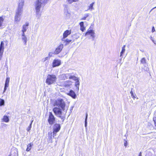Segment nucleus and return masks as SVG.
<instances>
[{
	"label": "nucleus",
	"instance_id": "obj_1",
	"mask_svg": "<svg viewBox=\"0 0 156 156\" xmlns=\"http://www.w3.org/2000/svg\"><path fill=\"white\" fill-rule=\"evenodd\" d=\"M54 105L61 108L63 111L65 110L66 103L64 100L62 98H59L57 99L55 101Z\"/></svg>",
	"mask_w": 156,
	"mask_h": 156
},
{
	"label": "nucleus",
	"instance_id": "obj_2",
	"mask_svg": "<svg viewBox=\"0 0 156 156\" xmlns=\"http://www.w3.org/2000/svg\"><path fill=\"white\" fill-rule=\"evenodd\" d=\"M62 110L61 108L58 107H54L53 109V111L55 115L62 119L63 122L64 120L65 117L61 116L62 113Z\"/></svg>",
	"mask_w": 156,
	"mask_h": 156
},
{
	"label": "nucleus",
	"instance_id": "obj_3",
	"mask_svg": "<svg viewBox=\"0 0 156 156\" xmlns=\"http://www.w3.org/2000/svg\"><path fill=\"white\" fill-rule=\"evenodd\" d=\"M56 76L54 75H48L46 80V83L48 85H51L55 82Z\"/></svg>",
	"mask_w": 156,
	"mask_h": 156
},
{
	"label": "nucleus",
	"instance_id": "obj_4",
	"mask_svg": "<svg viewBox=\"0 0 156 156\" xmlns=\"http://www.w3.org/2000/svg\"><path fill=\"white\" fill-rule=\"evenodd\" d=\"M23 10L17 9L16 11L15 16L14 17L15 22L18 23L21 19V16L23 13Z\"/></svg>",
	"mask_w": 156,
	"mask_h": 156
},
{
	"label": "nucleus",
	"instance_id": "obj_5",
	"mask_svg": "<svg viewBox=\"0 0 156 156\" xmlns=\"http://www.w3.org/2000/svg\"><path fill=\"white\" fill-rule=\"evenodd\" d=\"M60 79L62 80H65L69 78L70 79H72L75 78L74 75H72L71 73L63 74L59 76Z\"/></svg>",
	"mask_w": 156,
	"mask_h": 156
},
{
	"label": "nucleus",
	"instance_id": "obj_6",
	"mask_svg": "<svg viewBox=\"0 0 156 156\" xmlns=\"http://www.w3.org/2000/svg\"><path fill=\"white\" fill-rule=\"evenodd\" d=\"M48 121L49 124L51 125L53 124L55 122V118L51 112H49V113Z\"/></svg>",
	"mask_w": 156,
	"mask_h": 156
},
{
	"label": "nucleus",
	"instance_id": "obj_7",
	"mask_svg": "<svg viewBox=\"0 0 156 156\" xmlns=\"http://www.w3.org/2000/svg\"><path fill=\"white\" fill-rule=\"evenodd\" d=\"M85 36H87L89 38L91 37L93 38V40H94V38L95 37V33L93 30H88L85 33Z\"/></svg>",
	"mask_w": 156,
	"mask_h": 156
},
{
	"label": "nucleus",
	"instance_id": "obj_8",
	"mask_svg": "<svg viewBox=\"0 0 156 156\" xmlns=\"http://www.w3.org/2000/svg\"><path fill=\"white\" fill-rule=\"evenodd\" d=\"M74 77L75 78L72 79L73 80L75 81V85L76 87V89L78 91L79 90V86L80 85V83L79 82L80 78L79 77L76 76H74Z\"/></svg>",
	"mask_w": 156,
	"mask_h": 156
},
{
	"label": "nucleus",
	"instance_id": "obj_9",
	"mask_svg": "<svg viewBox=\"0 0 156 156\" xmlns=\"http://www.w3.org/2000/svg\"><path fill=\"white\" fill-rule=\"evenodd\" d=\"M156 149H150L147 151L146 156H155Z\"/></svg>",
	"mask_w": 156,
	"mask_h": 156
},
{
	"label": "nucleus",
	"instance_id": "obj_10",
	"mask_svg": "<svg viewBox=\"0 0 156 156\" xmlns=\"http://www.w3.org/2000/svg\"><path fill=\"white\" fill-rule=\"evenodd\" d=\"M60 126L59 124H55L54 125L53 127V133L54 135H55V134L59 131L60 129Z\"/></svg>",
	"mask_w": 156,
	"mask_h": 156
},
{
	"label": "nucleus",
	"instance_id": "obj_11",
	"mask_svg": "<svg viewBox=\"0 0 156 156\" xmlns=\"http://www.w3.org/2000/svg\"><path fill=\"white\" fill-rule=\"evenodd\" d=\"M63 47V44H60L57 48H56L54 54L57 55L59 54L62 50Z\"/></svg>",
	"mask_w": 156,
	"mask_h": 156
},
{
	"label": "nucleus",
	"instance_id": "obj_12",
	"mask_svg": "<svg viewBox=\"0 0 156 156\" xmlns=\"http://www.w3.org/2000/svg\"><path fill=\"white\" fill-rule=\"evenodd\" d=\"M52 67H55L60 66L61 64V60L58 59H55L52 62Z\"/></svg>",
	"mask_w": 156,
	"mask_h": 156
},
{
	"label": "nucleus",
	"instance_id": "obj_13",
	"mask_svg": "<svg viewBox=\"0 0 156 156\" xmlns=\"http://www.w3.org/2000/svg\"><path fill=\"white\" fill-rule=\"evenodd\" d=\"M24 0H19L18 2V7L17 9L23 10V7L24 5Z\"/></svg>",
	"mask_w": 156,
	"mask_h": 156
},
{
	"label": "nucleus",
	"instance_id": "obj_14",
	"mask_svg": "<svg viewBox=\"0 0 156 156\" xmlns=\"http://www.w3.org/2000/svg\"><path fill=\"white\" fill-rule=\"evenodd\" d=\"M64 14L66 18H69L70 16V13L69 12L68 8L66 7L64 9Z\"/></svg>",
	"mask_w": 156,
	"mask_h": 156
},
{
	"label": "nucleus",
	"instance_id": "obj_15",
	"mask_svg": "<svg viewBox=\"0 0 156 156\" xmlns=\"http://www.w3.org/2000/svg\"><path fill=\"white\" fill-rule=\"evenodd\" d=\"M10 81V78L9 77L6 78L5 84V86L4 88V90L3 91V93L5 92L7 89V88L9 86V83Z\"/></svg>",
	"mask_w": 156,
	"mask_h": 156
},
{
	"label": "nucleus",
	"instance_id": "obj_16",
	"mask_svg": "<svg viewBox=\"0 0 156 156\" xmlns=\"http://www.w3.org/2000/svg\"><path fill=\"white\" fill-rule=\"evenodd\" d=\"M67 94L71 96L73 99H75L76 98V94L75 92L72 90H70L69 92L67 93Z\"/></svg>",
	"mask_w": 156,
	"mask_h": 156
},
{
	"label": "nucleus",
	"instance_id": "obj_17",
	"mask_svg": "<svg viewBox=\"0 0 156 156\" xmlns=\"http://www.w3.org/2000/svg\"><path fill=\"white\" fill-rule=\"evenodd\" d=\"M71 33V30H66L65 31L63 34V38L62 39V41H64V39L66 37L68 36Z\"/></svg>",
	"mask_w": 156,
	"mask_h": 156
},
{
	"label": "nucleus",
	"instance_id": "obj_18",
	"mask_svg": "<svg viewBox=\"0 0 156 156\" xmlns=\"http://www.w3.org/2000/svg\"><path fill=\"white\" fill-rule=\"evenodd\" d=\"M72 83L71 81L68 80L65 81L64 83V86L65 87H71L70 86L72 85Z\"/></svg>",
	"mask_w": 156,
	"mask_h": 156
},
{
	"label": "nucleus",
	"instance_id": "obj_19",
	"mask_svg": "<svg viewBox=\"0 0 156 156\" xmlns=\"http://www.w3.org/2000/svg\"><path fill=\"white\" fill-rule=\"evenodd\" d=\"M21 38L24 44L26 45L27 41V38L26 36L25 33H22V34L21 36Z\"/></svg>",
	"mask_w": 156,
	"mask_h": 156
},
{
	"label": "nucleus",
	"instance_id": "obj_20",
	"mask_svg": "<svg viewBox=\"0 0 156 156\" xmlns=\"http://www.w3.org/2000/svg\"><path fill=\"white\" fill-rule=\"evenodd\" d=\"M29 25V23H26L25 24L23 25V29L22 30V32L23 33H24L25 32L27 28V27Z\"/></svg>",
	"mask_w": 156,
	"mask_h": 156
},
{
	"label": "nucleus",
	"instance_id": "obj_21",
	"mask_svg": "<svg viewBox=\"0 0 156 156\" xmlns=\"http://www.w3.org/2000/svg\"><path fill=\"white\" fill-rule=\"evenodd\" d=\"M4 44L3 41H2L1 42L0 45V52H3L4 51Z\"/></svg>",
	"mask_w": 156,
	"mask_h": 156
},
{
	"label": "nucleus",
	"instance_id": "obj_22",
	"mask_svg": "<svg viewBox=\"0 0 156 156\" xmlns=\"http://www.w3.org/2000/svg\"><path fill=\"white\" fill-rule=\"evenodd\" d=\"M80 29L83 32L85 30V28L84 26V23L83 22H81L80 23Z\"/></svg>",
	"mask_w": 156,
	"mask_h": 156
},
{
	"label": "nucleus",
	"instance_id": "obj_23",
	"mask_svg": "<svg viewBox=\"0 0 156 156\" xmlns=\"http://www.w3.org/2000/svg\"><path fill=\"white\" fill-rule=\"evenodd\" d=\"M3 121L5 122H8L9 121V117L6 115H4L2 119Z\"/></svg>",
	"mask_w": 156,
	"mask_h": 156
},
{
	"label": "nucleus",
	"instance_id": "obj_24",
	"mask_svg": "<svg viewBox=\"0 0 156 156\" xmlns=\"http://www.w3.org/2000/svg\"><path fill=\"white\" fill-rule=\"evenodd\" d=\"M125 47L126 45H124L122 47V51L120 52V57H122L123 54L125 52L126 49H125Z\"/></svg>",
	"mask_w": 156,
	"mask_h": 156
},
{
	"label": "nucleus",
	"instance_id": "obj_25",
	"mask_svg": "<svg viewBox=\"0 0 156 156\" xmlns=\"http://www.w3.org/2000/svg\"><path fill=\"white\" fill-rule=\"evenodd\" d=\"M94 2H93L90 5L88 6V9L87 10H92L94 9V8L93 7L94 5Z\"/></svg>",
	"mask_w": 156,
	"mask_h": 156
},
{
	"label": "nucleus",
	"instance_id": "obj_26",
	"mask_svg": "<svg viewBox=\"0 0 156 156\" xmlns=\"http://www.w3.org/2000/svg\"><path fill=\"white\" fill-rule=\"evenodd\" d=\"M48 137L49 138V141L51 143L52 142V133L49 132L48 133Z\"/></svg>",
	"mask_w": 156,
	"mask_h": 156
},
{
	"label": "nucleus",
	"instance_id": "obj_27",
	"mask_svg": "<svg viewBox=\"0 0 156 156\" xmlns=\"http://www.w3.org/2000/svg\"><path fill=\"white\" fill-rule=\"evenodd\" d=\"M140 62L141 64L145 65L146 63V60L145 58H142L140 60Z\"/></svg>",
	"mask_w": 156,
	"mask_h": 156
},
{
	"label": "nucleus",
	"instance_id": "obj_28",
	"mask_svg": "<svg viewBox=\"0 0 156 156\" xmlns=\"http://www.w3.org/2000/svg\"><path fill=\"white\" fill-rule=\"evenodd\" d=\"M32 145L31 143L27 145V148L26 150V151H30V150L31 149V148Z\"/></svg>",
	"mask_w": 156,
	"mask_h": 156
},
{
	"label": "nucleus",
	"instance_id": "obj_29",
	"mask_svg": "<svg viewBox=\"0 0 156 156\" xmlns=\"http://www.w3.org/2000/svg\"><path fill=\"white\" fill-rule=\"evenodd\" d=\"M79 0H67L68 3L69 4H72L73 2H78Z\"/></svg>",
	"mask_w": 156,
	"mask_h": 156
},
{
	"label": "nucleus",
	"instance_id": "obj_30",
	"mask_svg": "<svg viewBox=\"0 0 156 156\" xmlns=\"http://www.w3.org/2000/svg\"><path fill=\"white\" fill-rule=\"evenodd\" d=\"M89 16V14L87 13L84 14V16L81 19V20H86V18Z\"/></svg>",
	"mask_w": 156,
	"mask_h": 156
},
{
	"label": "nucleus",
	"instance_id": "obj_31",
	"mask_svg": "<svg viewBox=\"0 0 156 156\" xmlns=\"http://www.w3.org/2000/svg\"><path fill=\"white\" fill-rule=\"evenodd\" d=\"M4 100L0 98V106L4 105Z\"/></svg>",
	"mask_w": 156,
	"mask_h": 156
},
{
	"label": "nucleus",
	"instance_id": "obj_32",
	"mask_svg": "<svg viewBox=\"0 0 156 156\" xmlns=\"http://www.w3.org/2000/svg\"><path fill=\"white\" fill-rule=\"evenodd\" d=\"M4 21V19L2 17H0V27H1Z\"/></svg>",
	"mask_w": 156,
	"mask_h": 156
},
{
	"label": "nucleus",
	"instance_id": "obj_33",
	"mask_svg": "<svg viewBox=\"0 0 156 156\" xmlns=\"http://www.w3.org/2000/svg\"><path fill=\"white\" fill-rule=\"evenodd\" d=\"M88 114L87 113H86V118L85 121V127L87 126V119Z\"/></svg>",
	"mask_w": 156,
	"mask_h": 156
},
{
	"label": "nucleus",
	"instance_id": "obj_34",
	"mask_svg": "<svg viewBox=\"0 0 156 156\" xmlns=\"http://www.w3.org/2000/svg\"><path fill=\"white\" fill-rule=\"evenodd\" d=\"M33 122V120H32L31 122L30 123L29 126H28V128L27 129V130L28 131H29L30 130L31 128V126H32V124Z\"/></svg>",
	"mask_w": 156,
	"mask_h": 156
},
{
	"label": "nucleus",
	"instance_id": "obj_35",
	"mask_svg": "<svg viewBox=\"0 0 156 156\" xmlns=\"http://www.w3.org/2000/svg\"><path fill=\"white\" fill-rule=\"evenodd\" d=\"M130 93L131 94V96H132V97L133 98V99H134L135 98H136V94H135L134 95L133 94V93L132 91V90H131L130 92Z\"/></svg>",
	"mask_w": 156,
	"mask_h": 156
},
{
	"label": "nucleus",
	"instance_id": "obj_36",
	"mask_svg": "<svg viewBox=\"0 0 156 156\" xmlns=\"http://www.w3.org/2000/svg\"><path fill=\"white\" fill-rule=\"evenodd\" d=\"M64 41L65 42H66V45H67L72 41L71 40H69L68 39H66L65 40H64Z\"/></svg>",
	"mask_w": 156,
	"mask_h": 156
},
{
	"label": "nucleus",
	"instance_id": "obj_37",
	"mask_svg": "<svg viewBox=\"0 0 156 156\" xmlns=\"http://www.w3.org/2000/svg\"><path fill=\"white\" fill-rule=\"evenodd\" d=\"M53 54H54V52H49L48 53V56L50 57H51L53 56Z\"/></svg>",
	"mask_w": 156,
	"mask_h": 156
},
{
	"label": "nucleus",
	"instance_id": "obj_38",
	"mask_svg": "<svg viewBox=\"0 0 156 156\" xmlns=\"http://www.w3.org/2000/svg\"><path fill=\"white\" fill-rule=\"evenodd\" d=\"M49 58H49V57H46L44 58L43 59V61L44 62L45 61H46V60H48V59H49Z\"/></svg>",
	"mask_w": 156,
	"mask_h": 156
},
{
	"label": "nucleus",
	"instance_id": "obj_39",
	"mask_svg": "<svg viewBox=\"0 0 156 156\" xmlns=\"http://www.w3.org/2000/svg\"><path fill=\"white\" fill-rule=\"evenodd\" d=\"M153 121L154 122L155 126H156V117L153 118Z\"/></svg>",
	"mask_w": 156,
	"mask_h": 156
},
{
	"label": "nucleus",
	"instance_id": "obj_40",
	"mask_svg": "<svg viewBox=\"0 0 156 156\" xmlns=\"http://www.w3.org/2000/svg\"><path fill=\"white\" fill-rule=\"evenodd\" d=\"M124 146H125L126 147L127 145V141L125 140H124Z\"/></svg>",
	"mask_w": 156,
	"mask_h": 156
},
{
	"label": "nucleus",
	"instance_id": "obj_41",
	"mask_svg": "<svg viewBox=\"0 0 156 156\" xmlns=\"http://www.w3.org/2000/svg\"><path fill=\"white\" fill-rule=\"evenodd\" d=\"M3 52H0V60H1Z\"/></svg>",
	"mask_w": 156,
	"mask_h": 156
},
{
	"label": "nucleus",
	"instance_id": "obj_42",
	"mask_svg": "<svg viewBox=\"0 0 156 156\" xmlns=\"http://www.w3.org/2000/svg\"><path fill=\"white\" fill-rule=\"evenodd\" d=\"M155 31V29L154 27H153L151 31L152 33H153Z\"/></svg>",
	"mask_w": 156,
	"mask_h": 156
},
{
	"label": "nucleus",
	"instance_id": "obj_43",
	"mask_svg": "<svg viewBox=\"0 0 156 156\" xmlns=\"http://www.w3.org/2000/svg\"><path fill=\"white\" fill-rule=\"evenodd\" d=\"M152 42H153V43L156 44V41H155L154 40V38H153V40H152Z\"/></svg>",
	"mask_w": 156,
	"mask_h": 156
},
{
	"label": "nucleus",
	"instance_id": "obj_44",
	"mask_svg": "<svg viewBox=\"0 0 156 156\" xmlns=\"http://www.w3.org/2000/svg\"><path fill=\"white\" fill-rule=\"evenodd\" d=\"M122 57L121 58H120L119 61V63H121V60H122Z\"/></svg>",
	"mask_w": 156,
	"mask_h": 156
},
{
	"label": "nucleus",
	"instance_id": "obj_45",
	"mask_svg": "<svg viewBox=\"0 0 156 156\" xmlns=\"http://www.w3.org/2000/svg\"><path fill=\"white\" fill-rule=\"evenodd\" d=\"M144 70H145L146 71H148L149 70V69L147 67H146V68H145L144 69Z\"/></svg>",
	"mask_w": 156,
	"mask_h": 156
},
{
	"label": "nucleus",
	"instance_id": "obj_46",
	"mask_svg": "<svg viewBox=\"0 0 156 156\" xmlns=\"http://www.w3.org/2000/svg\"><path fill=\"white\" fill-rule=\"evenodd\" d=\"M150 38L151 40L152 41V40H153V39L154 38L152 37L151 36L150 37Z\"/></svg>",
	"mask_w": 156,
	"mask_h": 156
},
{
	"label": "nucleus",
	"instance_id": "obj_47",
	"mask_svg": "<svg viewBox=\"0 0 156 156\" xmlns=\"http://www.w3.org/2000/svg\"><path fill=\"white\" fill-rule=\"evenodd\" d=\"M139 156H142V155H141V152H140V154H139Z\"/></svg>",
	"mask_w": 156,
	"mask_h": 156
},
{
	"label": "nucleus",
	"instance_id": "obj_48",
	"mask_svg": "<svg viewBox=\"0 0 156 156\" xmlns=\"http://www.w3.org/2000/svg\"><path fill=\"white\" fill-rule=\"evenodd\" d=\"M139 156H142V155H141V152H140V154H139Z\"/></svg>",
	"mask_w": 156,
	"mask_h": 156
},
{
	"label": "nucleus",
	"instance_id": "obj_49",
	"mask_svg": "<svg viewBox=\"0 0 156 156\" xmlns=\"http://www.w3.org/2000/svg\"><path fill=\"white\" fill-rule=\"evenodd\" d=\"M155 8H156V6L154 7V8H153L152 9H151V10H152L154 9Z\"/></svg>",
	"mask_w": 156,
	"mask_h": 156
},
{
	"label": "nucleus",
	"instance_id": "obj_50",
	"mask_svg": "<svg viewBox=\"0 0 156 156\" xmlns=\"http://www.w3.org/2000/svg\"><path fill=\"white\" fill-rule=\"evenodd\" d=\"M67 109L66 110V112H67Z\"/></svg>",
	"mask_w": 156,
	"mask_h": 156
}]
</instances>
